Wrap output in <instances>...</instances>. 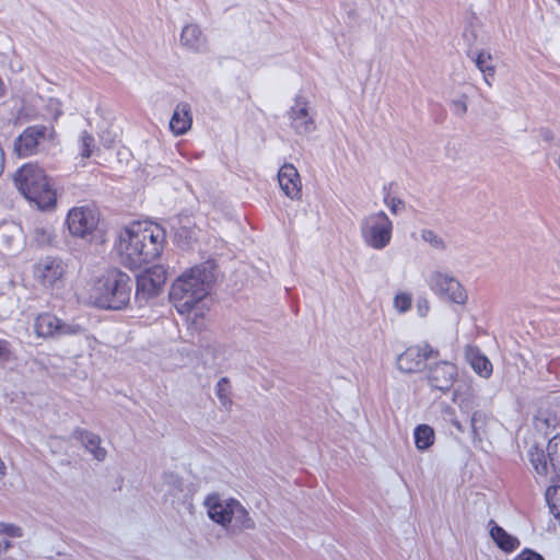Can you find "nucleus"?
I'll use <instances>...</instances> for the list:
<instances>
[{
    "mask_svg": "<svg viewBox=\"0 0 560 560\" xmlns=\"http://www.w3.org/2000/svg\"><path fill=\"white\" fill-rule=\"evenodd\" d=\"M165 243V231L159 224L132 223L119 235L118 252L124 266L141 268L160 257Z\"/></svg>",
    "mask_w": 560,
    "mask_h": 560,
    "instance_id": "f257e3e1",
    "label": "nucleus"
},
{
    "mask_svg": "<svg viewBox=\"0 0 560 560\" xmlns=\"http://www.w3.org/2000/svg\"><path fill=\"white\" fill-rule=\"evenodd\" d=\"M214 280V264L212 261L197 265L172 284L170 300L178 313H189L197 303L207 296Z\"/></svg>",
    "mask_w": 560,
    "mask_h": 560,
    "instance_id": "f03ea898",
    "label": "nucleus"
},
{
    "mask_svg": "<svg viewBox=\"0 0 560 560\" xmlns=\"http://www.w3.org/2000/svg\"><path fill=\"white\" fill-rule=\"evenodd\" d=\"M132 288L129 275L116 268L108 269L94 281L89 303L103 310H124L130 302Z\"/></svg>",
    "mask_w": 560,
    "mask_h": 560,
    "instance_id": "7ed1b4c3",
    "label": "nucleus"
},
{
    "mask_svg": "<svg viewBox=\"0 0 560 560\" xmlns=\"http://www.w3.org/2000/svg\"><path fill=\"white\" fill-rule=\"evenodd\" d=\"M19 191L38 209L46 210L56 203V191L52 189L44 170L36 164H25L14 176Z\"/></svg>",
    "mask_w": 560,
    "mask_h": 560,
    "instance_id": "20e7f679",
    "label": "nucleus"
},
{
    "mask_svg": "<svg viewBox=\"0 0 560 560\" xmlns=\"http://www.w3.org/2000/svg\"><path fill=\"white\" fill-rule=\"evenodd\" d=\"M100 212L94 203L72 208V247H85L100 238Z\"/></svg>",
    "mask_w": 560,
    "mask_h": 560,
    "instance_id": "39448f33",
    "label": "nucleus"
},
{
    "mask_svg": "<svg viewBox=\"0 0 560 560\" xmlns=\"http://www.w3.org/2000/svg\"><path fill=\"white\" fill-rule=\"evenodd\" d=\"M360 231L369 247L381 250L390 243L393 222L384 211H378L361 220Z\"/></svg>",
    "mask_w": 560,
    "mask_h": 560,
    "instance_id": "423d86ee",
    "label": "nucleus"
},
{
    "mask_svg": "<svg viewBox=\"0 0 560 560\" xmlns=\"http://www.w3.org/2000/svg\"><path fill=\"white\" fill-rule=\"evenodd\" d=\"M428 285L442 299H446L456 304L467 302V293L462 283L451 273L433 271L431 272Z\"/></svg>",
    "mask_w": 560,
    "mask_h": 560,
    "instance_id": "0eeeda50",
    "label": "nucleus"
},
{
    "mask_svg": "<svg viewBox=\"0 0 560 560\" xmlns=\"http://www.w3.org/2000/svg\"><path fill=\"white\" fill-rule=\"evenodd\" d=\"M49 128L45 125L26 127L13 142V152L19 158H28L39 151L40 144L47 139Z\"/></svg>",
    "mask_w": 560,
    "mask_h": 560,
    "instance_id": "6e6552de",
    "label": "nucleus"
},
{
    "mask_svg": "<svg viewBox=\"0 0 560 560\" xmlns=\"http://www.w3.org/2000/svg\"><path fill=\"white\" fill-rule=\"evenodd\" d=\"M439 355L429 343L411 346L397 358V368L404 373H417L424 369L427 360Z\"/></svg>",
    "mask_w": 560,
    "mask_h": 560,
    "instance_id": "1a4fd4ad",
    "label": "nucleus"
},
{
    "mask_svg": "<svg viewBox=\"0 0 560 560\" xmlns=\"http://www.w3.org/2000/svg\"><path fill=\"white\" fill-rule=\"evenodd\" d=\"M292 129L298 135H308L316 130L313 114L310 112L308 101L302 95H296L294 105L287 113Z\"/></svg>",
    "mask_w": 560,
    "mask_h": 560,
    "instance_id": "9d476101",
    "label": "nucleus"
},
{
    "mask_svg": "<svg viewBox=\"0 0 560 560\" xmlns=\"http://www.w3.org/2000/svg\"><path fill=\"white\" fill-rule=\"evenodd\" d=\"M456 376V365L447 361H442L430 366L428 380L433 388L446 393L453 386Z\"/></svg>",
    "mask_w": 560,
    "mask_h": 560,
    "instance_id": "9b49d317",
    "label": "nucleus"
},
{
    "mask_svg": "<svg viewBox=\"0 0 560 560\" xmlns=\"http://www.w3.org/2000/svg\"><path fill=\"white\" fill-rule=\"evenodd\" d=\"M232 502H235V499L222 500L220 498V495L217 493L208 495L205 500V505L208 508L209 517L213 522H215L222 526H226L228 524H231L232 523L231 511L234 508V505H232Z\"/></svg>",
    "mask_w": 560,
    "mask_h": 560,
    "instance_id": "f8f14e48",
    "label": "nucleus"
},
{
    "mask_svg": "<svg viewBox=\"0 0 560 560\" xmlns=\"http://www.w3.org/2000/svg\"><path fill=\"white\" fill-rule=\"evenodd\" d=\"M278 182L284 195L291 199H301L302 183L298 170L292 164H284L278 172Z\"/></svg>",
    "mask_w": 560,
    "mask_h": 560,
    "instance_id": "ddd939ff",
    "label": "nucleus"
},
{
    "mask_svg": "<svg viewBox=\"0 0 560 560\" xmlns=\"http://www.w3.org/2000/svg\"><path fill=\"white\" fill-rule=\"evenodd\" d=\"M72 436L93 456L97 462H104L107 457V451L103 447L102 439L98 434L84 430L75 429Z\"/></svg>",
    "mask_w": 560,
    "mask_h": 560,
    "instance_id": "4468645a",
    "label": "nucleus"
},
{
    "mask_svg": "<svg viewBox=\"0 0 560 560\" xmlns=\"http://www.w3.org/2000/svg\"><path fill=\"white\" fill-rule=\"evenodd\" d=\"M34 329L39 337L66 335L69 332V327L56 315L50 313L38 315L34 324Z\"/></svg>",
    "mask_w": 560,
    "mask_h": 560,
    "instance_id": "2eb2a0df",
    "label": "nucleus"
},
{
    "mask_svg": "<svg viewBox=\"0 0 560 560\" xmlns=\"http://www.w3.org/2000/svg\"><path fill=\"white\" fill-rule=\"evenodd\" d=\"M465 357L471 369L481 377L489 378L493 366L491 361L476 346H467Z\"/></svg>",
    "mask_w": 560,
    "mask_h": 560,
    "instance_id": "dca6fc26",
    "label": "nucleus"
},
{
    "mask_svg": "<svg viewBox=\"0 0 560 560\" xmlns=\"http://www.w3.org/2000/svg\"><path fill=\"white\" fill-rule=\"evenodd\" d=\"M467 57L471 59L477 69L483 74L485 82L491 86V80L495 74L492 55L483 49L474 50L472 48H469L467 50Z\"/></svg>",
    "mask_w": 560,
    "mask_h": 560,
    "instance_id": "f3484780",
    "label": "nucleus"
},
{
    "mask_svg": "<svg viewBox=\"0 0 560 560\" xmlns=\"http://www.w3.org/2000/svg\"><path fill=\"white\" fill-rule=\"evenodd\" d=\"M192 117L190 105L188 103H179L171 117L170 128L175 136L185 135L191 127Z\"/></svg>",
    "mask_w": 560,
    "mask_h": 560,
    "instance_id": "a211bd4d",
    "label": "nucleus"
},
{
    "mask_svg": "<svg viewBox=\"0 0 560 560\" xmlns=\"http://www.w3.org/2000/svg\"><path fill=\"white\" fill-rule=\"evenodd\" d=\"M180 43L192 51L201 52L206 49L207 38L197 24H188L182 31Z\"/></svg>",
    "mask_w": 560,
    "mask_h": 560,
    "instance_id": "6ab92c4d",
    "label": "nucleus"
},
{
    "mask_svg": "<svg viewBox=\"0 0 560 560\" xmlns=\"http://www.w3.org/2000/svg\"><path fill=\"white\" fill-rule=\"evenodd\" d=\"M78 163L75 164V168L85 167L88 165V159L98 153L101 150L95 143V139L93 135L88 131H82L79 136L78 140Z\"/></svg>",
    "mask_w": 560,
    "mask_h": 560,
    "instance_id": "aec40b11",
    "label": "nucleus"
},
{
    "mask_svg": "<svg viewBox=\"0 0 560 560\" xmlns=\"http://www.w3.org/2000/svg\"><path fill=\"white\" fill-rule=\"evenodd\" d=\"M162 288L158 285L151 277L144 272L137 277L136 281V301L139 303L147 302L149 299L156 296Z\"/></svg>",
    "mask_w": 560,
    "mask_h": 560,
    "instance_id": "412c9836",
    "label": "nucleus"
},
{
    "mask_svg": "<svg viewBox=\"0 0 560 560\" xmlns=\"http://www.w3.org/2000/svg\"><path fill=\"white\" fill-rule=\"evenodd\" d=\"M490 536L497 546L505 552H512L520 546V540L510 535L504 528L490 521Z\"/></svg>",
    "mask_w": 560,
    "mask_h": 560,
    "instance_id": "4be33fe9",
    "label": "nucleus"
},
{
    "mask_svg": "<svg viewBox=\"0 0 560 560\" xmlns=\"http://www.w3.org/2000/svg\"><path fill=\"white\" fill-rule=\"evenodd\" d=\"M38 272V277L42 279L43 284L52 285L61 278L63 267L57 259H47L39 265Z\"/></svg>",
    "mask_w": 560,
    "mask_h": 560,
    "instance_id": "5701e85b",
    "label": "nucleus"
},
{
    "mask_svg": "<svg viewBox=\"0 0 560 560\" xmlns=\"http://www.w3.org/2000/svg\"><path fill=\"white\" fill-rule=\"evenodd\" d=\"M232 505H234L231 511L233 526L240 530L255 528V522L248 511L237 500L232 502Z\"/></svg>",
    "mask_w": 560,
    "mask_h": 560,
    "instance_id": "b1692460",
    "label": "nucleus"
},
{
    "mask_svg": "<svg viewBox=\"0 0 560 560\" xmlns=\"http://www.w3.org/2000/svg\"><path fill=\"white\" fill-rule=\"evenodd\" d=\"M434 431L428 424H419L415 429V443L417 448L427 450L433 444Z\"/></svg>",
    "mask_w": 560,
    "mask_h": 560,
    "instance_id": "393cba45",
    "label": "nucleus"
},
{
    "mask_svg": "<svg viewBox=\"0 0 560 560\" xmlns=\"http://www.w3.org/2000/svg\"><path fill=\"white\" fill-rule=\"evenodd\" d=\"M197 238L195 226L189 224L179 225L175 231V241L180 247H187Z\"/></svg>",
    "mask_w": 560,
    "mask_h": 560,
    "instance_id": "a878e982",
    "label": "nucleus"
},
{
    "mask_svg": "<svg viewBox=\"0 0 560 560\" xmlns=\"http://www.w3.org/2000/svg\"><path fill=\"white\" fill-rule=\"evenodd\" d=\"M395 183H388L387 185H384L383 192H384V203L389 208L390 212L393 214H398L405 209V202L397 197H394L390 195L392 188L395 186Z\"/></svg>",
    "mask_w": 560,
    "mask_h": 560,
    "instance_id": "bb28decb",
    "label": "nucleus"
},
{
    "mask_svg": "<svg viewBox=\"0 0 560 560\" xmlns=\"http://www.w3.org/2000/svg\"><path fill=\"white\" fill-rule=\"evenodd\" d=\"M215 394L221 405L225 409H230L232 406L231 399V386L228 377H221L215 385Z\"/></svg>",
    "mask_w": 560,
    "mask_h": 560,
    "instance_id": "cd10ccee",
    "label": "nucleus"
},
{
    "mask_svg": "<svg viewBox=\"0 0 560 560\" xmlns=\"http://www.w3.org/2000/svg\"><path fill=\"white\" fill-rule=\"evenodd\" d=\"M530 463L538 475H547L548 474V464L549 459L547 454L544 451L535 448V451L529 452Z\"/></svg>",
    "mask_w": 560,
    "mask_h": 560,
    "instance_id": "c85d7f7f",
    "label": "nucleus"
},
{
    "mask_svg": "<svg viewBox=\"0 0 560 560\" xmlns=\"http://www.w3.org/2000/svg\"><path fill=\"white\" fill-rule=\"evenodd\" d=\"M547 457L550 466L560 471V435L553 436L547 444Z\"/></svg>",
    "mask_w": 560,
    "mask_h": 560,
    "instance_id": "c756f323",
    "label": "nucleus"
},
{
    "mask_svg": "<svg viewBox=\"0 0 560 560\" xmlns=\"http://www.w3.org/2000/svg\"><path fill=\"white\" fill-rule=\"evenodd\" d=\"M20 234V226L14 222H3L0 224V243L10 247L16 236Z\"/></svg>",
    "mask_w": 560,
    "mask_h": 560,
    "instance_id": "7c9ffc66",
    "label": "nucleus"
},
{
    "mask_svg": "<svg viewBox=\"0 0 560 560\" xmlns=\"http://www.w3.org/2000/svg\"><path fill=\"white\" fill-rule=\"evenodd\" d=\"M486 421L487 415L480 409L474 410L470 415V429L474 440H480V432L485 428Z\"/></svg>",
    "mask_w": 560,
    "mask_h": 560,
    "instance_id": "2f4dec72",
    "label": "nucleus"
},
{
    "mask_svg": "<svg viewBox=\"0 0 560 560\" xmlns=\"http://www.w3.org/2000/svg\"><path fill=\"white\" fill-rule=\"evenodd\" d=\"M454 400L458 404L460 411L467 415H471L474 410L478 409L479 406L477 398L472 394L456 395Z\"/></svg>",
    "mask_w": 560,
    "mask_h": 560,
    "instance_id": "473e14b6",
    "label": "nucleus"
},
{
    "mask_svg": "<svg viewBox=\"0 0 560 560\" xmlns=\"http://www.w3.org/2000/svg\"><path fill=\"white\" fill-rule=\"evenodd\" d=\"M421 238L428 243L431 247L438 249V250H445L446 249V243L445 241L438 235L434 231L424 229L421 231Z\"/></svg>",
    "mask_w": 560,
    "mask_h": 560,
    "instance_id": "72a5a7b5",
    "label": "nucleus"
},
{
    "mask_svg": "<svg viewBox=\"0 0 560 560\" xmlns=\"http://www.w3.org/2000/svg\"><path fill=\"white\" fill-rule=\"evenodd\" d=\"M411 303L412 296L407 292H399L394 298V307L400 314L408 312L411 308Z\"/></svg>",
    "mask_w": 560,
    "mask_h": 560,
    "instance_id": "f704fd0d",
    "label": "nucleus"
},
{
    "mask_svg": "<svg viewBox=\"0 0 560 560\" xmlns=\"http://www.w3.org/2000/svg\"><path fill=\"white\" fill-rule=\"evenodd\" d=\"M148 277H151L154 282L161 288L165 284L167 279V270L162 265H154L144 272Z\"/></svg>",
    "mask_w": 560,
    "mask_h": 560,
    "instance_id": "c9c22d12",
    "label": "nucleus"
},
{
    "mask_svg": "<svg viewBox=\"0 0 560 560\" xmlns=\"http://www.w3.org/2000/svg\"><path fill=\"white\" fill-rule=\"evenodd\" d=\"M547 501L552 510H556V515L560 523V486L549 488L546 492Z\"/></svg>",
    "mask_w": 560,
    "mask_h": 560,
    "instance_id": "e433bc0d",
    "label": "nucleus"
},
{
    "mask_svg": "<svg viewBox=\"0 0 560 560\" xmlns=\"http://www.w3.org/2000/svg\"><path fill=\"white\" fill-rule=\"evenodd\" d=\"M12 345L5 339H0V364L9 362L12 358Z\"/></svg>",
    "mask_w": 560,
    "mask_h": 560,
    "instance_id": "4c0bfd02",
    "label": "nucleus"
},
{
    "mask_svg": "<svg viewBox=\"0 0 560 560\" xmlns=\"http://www.w3.org/2000/svg\"><path fill=\"white\" fill-rule=\"evenodd\" d=\"M72 342L75 341L79 345H84L85 348L81 350V352H84L85 350L89 351L91 349V340L83 334H79L74 326L72 325ZM82 353H77L75 357H80Z\"/></svg>",
    "mask_w": 560,
    "mask_h": 560,
    "instance_id": "58836bf2",
    "label": "nucleus"
},
{
    "mask_svg": "<svg viewBox=\"0 0 560 560\" xmlns=\"http://www.w3.org/2000/svg\"><path fill=\"white\" fill-rule=\"evenodd\" d=\"M35 240L38 245L44 246L50 243V232L45 228H35L34 230Z\"/></svg>",
    "mask_w": 560,
    "mask_h": 560,
    "instance_id": "ea45409f",
    "label": "nucleus"
},
{
    "mask_svg": "<svg viewBox=\"0 0 560 560\" xmlns=\"http://www.w3.org/2000/svg\"><path fill=\"white\" fill-rule=\"evenodd\" d=\"M451 107L455 115L463 116L467 112L466 97L452 101Z\"/></svg>",
    "mask_w": 560,
    "mask_h": 560,
    "instance_id": "a19ab883",
    "label": "nucleus"
},
{
    "mask_svg": "<svg viewBox=\"0 0 560 560\" xmlns=\"http://www.w3.org/2000/svg\"><path fill=\"white\" fill-rule=\"evenodd\" d=\"M0 533H3L8 539L11 537H21L22 536V529L18 526L11 525V524H9V525L2 524Z\"/></svg>",
    "mask_w": 560,
    "mask_h": 560,
    "instance_id": "79ce46f5",
    "label": "nucleus"
},
{
    "mask_svg": "<svg viewBox=\"0 0 560 560\" xmlns=\"http://www.w3.org/2000/svg\"><path fill=\"white\" fill-rule=\"evenodd\" d=\"M443 413H444V416L450 418L452 424L457 429V431H459L462 433L465 431L463 424L460 423V421H458L455 418V410L452 407L446 406L444 408V410H443Z\"/></svg>",
    "mask_w": 560,
    "mask_h": 560,
    "instance_id": "37998d69",
    "label": "nucleus"
},
{
    "mask_svg": "<svg viewBox=\"0 0 560 560\" xmlns=\"http://www.w3.org/2000/svg\"><path fill=\"white\" fill-rule=\"evenodd\" d=\"M430 311L429 301L425 298H419L417 300V312L420 317H425Z\"/></svg>",
    "mask_w": 560,
    "mask_h": 560,
    "instance_id": "c03bdc74",
    "label": "nucleus"
},
{
    "mask_svg": "<svg viewBox=\"0 0 560 560\" xmlns=\"http://www.w3.org/2000/svg\"><path fill=\"white\" fill-rule=\"evenodd\" d=\"M517 560H545V559L542 558L541 555H539L533 550L525 549L517 556Z\"/></svg>",
    "mask_w": 560,
    "mask_h": 560,
    "instance_id": "a18cd8bd",
    "label": "nucleus"
},
{
    "mask_svg": "<svg viewBox=\"0 0 560 560\" xmlns=\"http://www.w3.org/2000/svg\"><path fill=\"white\" fill-rule=\"evenodd\" d=\"M12 547L10 539L3 533H0V556Z\"/></svg>",
    "mask_w": 560,
    "mask_h": 560,
    "instance_id": "49530a36",
    "label": "nucleus"
},
{
    "mask_svg": "<svg viewBox=\"0 0 560 560\" xmlns=\"http://www.w3.org/2000/svg\"><path fill=\"white\" fill-rule=\"evenodd\" d=\"M168 478L177 491H183V480L178 476L171 474Z\"/></svg>",
    "mask_w": 560,
    "mask_h": 560,
    "instance_id": "de8ad7c7",
    "label": "nucleus"
},
{
    "mask_svg": "<svg viewBox=\"0 0 560 560\" xmlns=\"http://www.w3.org/2000/svg\"><path fill=\"white\" fill-rule=\"evenodd\" d=\"M52 463L56 464V465H59V466H63L66 464H68L69 462L67 459H63L59 456L56 455L55 451H52Z\"/></svg>",
    "mask_w": 560,
    "mask_h": 560,
    "instance_id": "09e8293b",
    "label": "nucleus"
},
{
    "mask_svg": "<svg viewBox=\"0 0 560 560\" xmlns=\"http://www.w3.org/2000/svg\"><path fill=\"white\" fill-rule=\"evenodd\" d=\"M540 136H541V138H542L544 140H546V141H550V140H552V139H553V133H552V131H551V130H549V129H542V130H540Z\"/></svg>",
    "mask_w": 560,
    "mask_h": 560,
    "instance_id": "8fccbe9b",
    "label": "nucleus"
},
{
    "mask_svg": "<svg viewBox=\"0 0 560 560\" xmlns=\"http://www.w3.org/2000/svg\"><path fill=\"white\" fill-rule=\"evenodd\" d=\"M4 168V153L2 148L0 147V175L2 174Z\"/></svg>",
    "mask_w": 560,
    "mask_h": 560,
    "instance_id": "3c124183",
    "label": "nucleus"
},
{
    "mask_svg": "<svg viewBox=\"0 0 560 560\" xmlns=\"http://www.w3.org/2000/svg\"><path fill=\"white\" fill-rule=\"evenodd\" d=\"M5 465L3 460L0 458V479L5 475Z\"/></svg>",
    "mask_w": 560,
    "mask_h": 560,
    "instance_id": "603ef678",
    "label": "nucleus"
},
{
    "mask_svg": "<svg viewBox=\"0 0 560 560\" xmlns=\"http://www.w3.org/2000/svg\"><path fill=\"white\" fill-rule=\"evenodd\" d=\"M65 226L70 231V210H68L65 218Z\"/></svg>",
    "mask_w": 560,
    "mask_h": 560,
    "instance_id": "864d4df0",
    "label": "nucleus"
},
{
    "mask_svg": "<svg viewBox=\"0 0 560 560\" xmlns=\"http://www.w3.org/2000/svg\"><path fill=\"white\" fill-rule=\"evenodd\" d=\"M59 444H60V441L57 439L52 440V442H51V446H55V445L57 446Z\"/></svg>",
    "mask_w": 560,
    "mask_h": 560,
    "instance_id": "5fc2aeb1",
    "label": "nucleus"
},
{
    "mask_svg": "<svg viewBox=\"0 0 560 560\" xmlns=\"http://www.w3.org/2000/svg\"><path fill=\"white\" fill-rule=\"evenodd\" d=\"M558 2H560V0H557Z\"/></svg>",
    "mask_w": 560,
    "mask_h": 560,
    "instance_id": "6e6d98bb",
    "label": "nucleus"
}]
</instances>
